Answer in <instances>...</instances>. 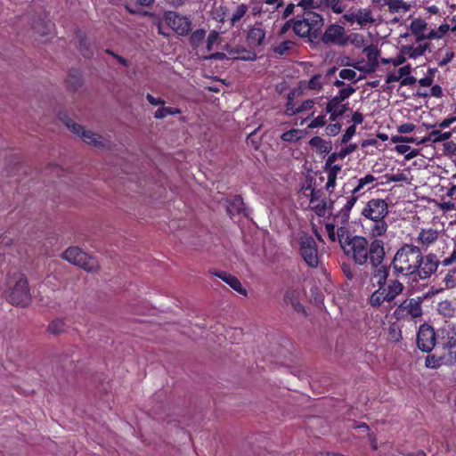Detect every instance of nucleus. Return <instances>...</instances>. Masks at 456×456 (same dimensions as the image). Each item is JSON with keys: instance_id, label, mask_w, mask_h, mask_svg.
Instances as JSON below:
<instances>
[{"instance_id": "1", "label": "nucleus", "mask_w": 456, "mask_h": 456, "mask_svg": "<svg viewBox=\"0 0 456 456\" xmlns=\"http://www.w3.org/2000/svg\"><path fill=\"white\" fill-rule=\"evenodd\" d=\"M439 261L433 254L423 255L419 248L405 243L399 248L392 260L391 266L396 275L414 276L419 280L428 279L434 274Z\"/></svg>"}, {"instance_id": "2", "label": "nucleus", "mask_w": 456, "mask_h": 456, "mask_svg": "<svg viewBox=\"0 0 456 456\" xmlns=\"http://www.w3.org/2000/svg\"><path fill=\"white\" fill-rule=\"evenodd\" d=\"M371 239L369 242L362 236L346 237L345 240H341V248L356 265H363L369 262L372 266H377L385 259V244L379 238Z\"/></svg>"}, {"instance_id": "3", "label": "nucleus", "mask_w": 456, "mask_h": 456, "mask_svg": "<svg viewBox=\"0 0 456 456\" xmlns=\"http://www.w3.org/2000/svg\"><path fill=\"white\" fill-rule=\"evenodd\" d=\"M388 213V204L383 199H371L365 204L361 214L368 222L366 230L370 238L386 236L388 229L386 217Z\"/></svg>"}, {"instance_id": "4", "label": "nucleus", "mask_w": 456, "mask_h": 456, "mask_svg": "<svg viewBox=\"0 0 456 456\" xmlns=\"http://www.w3.org/2000/svg\"><path fill=\"white\" fill-rule=\"evenodd\" d=\"M324 24L323 17L314 12H304L301 18L294 19V33L299 37L315 38Z\"/></svg>"}, {"instance_id": "5", "label": "nucleus", "mask_w": 456, "mask_h": 456, "mask_svg": "<svg viewBox=\"0 0 456 456\" xmlns=\"http://www.w3.org/2000/svg\"><path fill=\"white\" fill-rule=\"evenodd\" d=\"M291 245L297 248V251L304 262L312 268L319 265L317 245L314 239L305 232H297L291 241Z\"/></svg>"}, {"instance_id": "6", "label": "nucleus", "mask_w": 456, "mask_h": 456, "mask_svg": "<svg viewBox=\"0 0 456 456\" xmlns=\"http://www.w3.org/2000/svg\"><path fill=\"white\" fill-rule=\"evenodd\" d=\"M6 298L15 305L26 306L30 302V293L27 279L23 275L15 278L14 283L10 284Z\"/></svg>"}, {"instance_id": "7", "label": "nucleus", "mask_w": 456, "mask_h": 456, "mask_svg": "<svg viewBox=\"0 0 456 456\" xmlns=\"http://www.w3.org/2000/svg\"><path fill=\"white\" fill-rule=\"evenodd\" d=\"M421 297H411L403 300L394 311L396 320H417L423 315Z\"/></svg>"}, {"instance_id": "8", "label": "nucleus", "mask_w": 456, "mask_h": 456, "mask_svg": "<svg viewBox=\"0 0 456 456\" xmlns=\"http://www.w3.org/2000/svg\"><path fill=\"white\" fill-rule=\"evenodd\" d=\"M62 258L72 265H77L87 272H94L98 269V262L89 256L79 248L70 247L67 248L61 255Z\"/></svg>"}, {"instance_id": "9", "label": "nucleus", "mask_w": 456, "mask_h": 456, "mask_svg": "<svg viewBox=\"0 0 456 456\" xmlns=\"http://www.w3.org/2000/svg\"><path fill=\"white\" fill-rule=\"evenodd\" d=\"M63 122L72 133L79 136L86 143L97 148H105L109 145V142L102 135L75 123L70 118H67L66 119H63Z\"/></svg>"}, {"instance_id": "10", "label": "nucleus", "mask_w": 456, "mask_h": 456, "mask_svg": "<svg viewBox=\"0 0 456 456\" xmlns=\"http://www.w3.org/2000/svg\"><path fill=\"white\" fill-rule=\"evenodd\" d=\"M342 19L349 25L356 24L361 28H368L376 22L374 13L369 7L350 8L343 14Z\"/></svg>"}, {"instance_id": "11", "label": "nucleus", "mask_w": 456, "mask_h": 456, "mask_svg": "<svg viewBox=\"0 0 456 456\" xmlns=\"http://www.w3.org/2000/svg\"><path fill=\"white\" fill-rule=\"evenodd\" d=\"M164 17L167 24L179 36H186L191 29V22L186 16L169 11Z\"/></svg>"}, {"instance_id": "12", "label": "nucleus", "mask_w": 456, "mask_h": 456, "mask_svg": "<svg viewBox=\"0 0 456 456\" xmlns=\"http://www.w3.org/2000/svg\"><path fill=\"white\" fill-rule=\"evenodd\" d=\"M436 333L434 329L424 323L420 325L417 334L418 347L423 352H430L436 346Z\"/></svg>"}, {"instance_id": "13", "label": "nucleus", "mask_w": 456, "mask_h": 456, "mask_svg": "<svg viewBox=\"0 0 456 456\" xmlns=\"http://www.w3.org/2000/svg\"><path fill=\"white\" fill-rule=\"evenodd\" d=\"M440 237V232L433 228L420 229L414 238L415 246L419 247L420 251L427 250L436 243Z\"/></svg>"}, {"instance_id": "14", "label": "nucleus", "mask_w": 456, "mask_h": 456, "mask_svg": "<svg viewBox=\"0 0 456 456\" xmlns=\"http://www.w3.org/2000/svg\"><path fill=\"white\" fill-rule=\"evenodd\" d=\"M347 35L345 28L338 24H331L326 29L322 36L324 44L337 45L344 46L346 45Z\"/></svg>"}, {"instance_id": "15", "label": "nucleus", "mask_w": 456, "mask_h": 456, "mask_svg": "<svg viewBox=\"0 0 456 456\" xmlns=\"http://www.w3.org/2000/svg\"><path fill=\"white\" fill-rule=\"evenodd\" d=\"M411 66L410 64L402 66L396 72L388 73L386 78L387 83L399 82L402 86H412L417 79L411 76Z\"/></svg>"}, {"instance_id": "16", "label": "nucleus", "mask_w": 456, "mask_h": 456, "mask_svg": "<svg viewBox=\"0 0 456 456\" xmlns=\"http://www.w3.org/2000/svg\"><path fill=\"white\" fill-rule=\"evenodd\" d=\"M328 74H316L313 76L308 81H302L300 83V88L302 90H310L319 93L322 90L323 86L328 84Z\"/></svg>"}, {"instance_id": "17", "label": "nucleus", "mask_w": 456, "mask_h": 456, "mask_svg": "<svg viewBox=\"0 0 456 456\" xmlns=\"http://www.w3.org/2000/svg\"><path fill=\"white\" fill-rule=\"evenodd\" d=\"M387 297V302L390 303L401 295L404 289L403 284L396 279L389 280L385 285L380 287Z\"/></svg>"}, {"instance_id": "18", "label": "nucleus", "mask_w": 456, "mask_h": 456, "mask_svg": "<svg viewBox=\"0 0 456 456\" xmlns=\"http://www.w3.org/2000/svg\"><path fill=\"white\" fill-rule=\"evenodd\" d=\"M213 274L220 278L238 293L243 296H247V290L243 288L239 279L234 275L228 273L226 272H216L213 273Z\"/></svg>"}, {"instance_id": "19", "label": "nucleus", "mask_w": 456, "mask_h": 456, "mask_svg": "<svg viewBox=\"0 0 456 456\" xmlns=\"http://www.w3.org/2000/svg\"><path fill=\"white\" fill-rule=\"evenodd\" d=\"M429 44L428 43H416V45H403V53L407 54L408 59H417L423 56L428 49Z\"/></svg>"}, {"instance_id": "20", "label": "nucleus", "mask_w": 456, "mask_h": 456, "mask_svg": "<svg viewBox=\"0 0 456 456\" xmlns=\"http://www.w3.org/2000/svg\"><path fill=\"white\" fill-rule=\"evenodd\" d=\"M265 38V30L260 26H253L247 36L248 43L252 47L260 46Z\"/></svg>"}, {"instance_id": "21", "label": "nucleus", "mask_w": 456, "mask_h": 456, "mask_svg": "<svg viewBox=\"0 0 456 456\" xmlns=\"http://www.w3.org/2000/svg\"><path fill=\"white\" fill-rule=\"evenodd\" d=\"M354 92L355 89L354 87L347 86L346 88L341 89L327 104L346 110V105L342 104V102L349 98Z\"/></svg>"}, {"instance_id": "22", "label": "nucleus", "mask_w": 456, "mask_h": 456, "mask_svg": "<svg viewBox=\"0 0 456 456\" xmlns=\"http://www.w3.org/2000/svg\"><path fill=\"white\" fill-rule=\"evenodd\" d=\"M363 52L365 53L368 59V62L364 65L363 69H365L368 73L375 71L378 67L379 55L377 47L373 45H370L364 47Z\"/></svg>"}, {"instance_id": "23", "label": "nucleus", "mask_w": 456, "mask_h": 456, "mask_svg": "<svg viewBox=\"0 0 456 456\" xmlns=\"http://www.w3.org/2000/svg\"><path fill=\"white\" fill-rule=\"evenodd\" d=\"M342 169L341 165L324 166V172L327 174L326 189L332 191L336 186L338 175Z\"/></svg>"}, {"instance_id": "24", "label": "nucleus", "mask_w": 456, "mask_h": 456, "mask_svg": "<svg viewBox=\"0 0 456 456\" xmlns=\"http://www.w3.org/2000/svg\"><path fill=\"white\" fill-rule=\"evenodd\" d=\"M309 145L319 154H327L332 150L331 142L326 141L320 136L311 138Z\"/></svg>"}, {"instance_id": "25", "label": "nucleus", "mask_w": 456, "mask_h": 456, "mask_svg": "<svg viewBox=\"0 0 456 456\" xmlns=\"http://www.w3.org/2000/svg\"><path fill=\"white\" fill-rule=\"evenodd\" d=\"M375 181L376 177L370 174L360 178L357 185L353 189L354 193H358L359 195L365 193V191L374 187L373 183Z\"/></svg>"}, {"instance_id": "26", "label": "nucleus", "mask_w": 456, "mask_h": 456, "mask_svg": "<svg viewBox=\"0 0 456 456\" xmlns=\"http://www.w3.org/2000/svg\"><path fill=\"white\" fill-rule=\"evenodd\" d=\"M427 22L421 19H415L410 24V30L412 35L416 36V43L422 41L425 37L423 34L424 30L427 28Z\"/></svg>"}, {"instance_id": "27", "label": "nucleus", "mask_w": 456, "mask_h": 456, "mask_svg": "<svg viewBox=\"0 0 456 456\" xmlns=\"http://www.w3.org/2000/svg\"><path fill=\"white\" fill-rule=\"evenodd\" d=\"M359 196L360 195L358 193H354V191L352 190L351 194L349 196L341 199V213L343 215V217L348 218L349 213L353 207L357 202Z\"/></svg>"}, {"instance_id": "28", "label": "nucleus", "mask_w": 456, "mask_h": 456, "mask_svg": "<svg viewBox=\"0 0 456 456\" xmlns=\"http://www.w3.org/2000/svg\"><path fill=\"white\" fill-rule=\"evenodd\" d=\"M243 209L244 203L241 197L235 196L231 200L227 201L226 210L231 216L240 214Z\"/></svg>"}, {"instance_id": "29", "label": "nucleus", "mask_w": 456, "mask_h": 456, "mask_svg": "<svg viewBox=\"0 0 456 456\" xmlns=\"http://www.w3.org/2000/svg\"><path fill=\"white\" fill-rule=\"evenodd\" d=\"M451 136H452L451 132L442 133L439 130H433L429 133L428 137L421 140V142H431L433 143H437V142L447 141L448 139L451 138Z\"/></svg>"}, {"instance_id": "30", "label": "nucleus", "mask_w": 456, "mask_h": 456, "mask_svg": "<svg viewBox=\"0 0 456 456\" xmlns=\"http://www.w3.org/2000/svg\"><path fill=\"white\" fill-rule=\"evenodd\" d=\"M386 5L390 12H406L411 9V4L403 0H386Z\"/></svg>"}, {"instance_id": "31", "label": "nucleus", "mask_w": 456, "mask_h": 456, "mask_svg": "<svg viewBox=\"0 0 456 456\" xmlns=\"http://www.w3.org/2000/svg\"><path fill=\"white\" fill-rule=\"evenodd\" d=\"M374 267L372 274L373 279L376 281L378 287H382L387 282L388 277V271L386 266L381 264Z\"/></svg>"}, {"instance_id": "32", "label": "nucleus", "mask_w": 456, "mask_h": 456, "mask_svg": "<svg viewBox=\"0 0 456 456\" xmlns=\"http://www.w3.org/2000/svg\"><path fill=\"white\" fill-rule=\"evenodd\" d=\"M436 310L439 314L446 318H451L455 314V307L453 306L452 302L450 300H443L439 302L437 304Z\"/></svg>"}, {"instance_id": "33", "label": "nucleus", "mask_w": 456, "mask_h": 456, "mask_svg": "<svg viewBox=\"0 0 456 456\" xmlns=\"http://www.w3.org/2000/svg\"><path fill=\"white\" fill-rule=\"evenodd\" d=\"M384 302H387V297L384 295V291L379 287L375 291L372 292L369 298V303L373 307L380 306Z\"/></svg>"}, {"instance_id": "34", "label": "nucleus", "mask_w": 456, "mask_h": 456, "mask_svg": "<svg viewBox=\"0 0 456 456\" xmlns=\"http://www.w3.org/2000/svg\"><path fill=\"white\" fill-rule=\"evenodd\" d=\"M248 8L245 4H239L232 14L230 22L232 26H234L239 22L248 12Z\"/></svg>"}, {"instance_id": "35", "label": "nucleus", "mask_w": 456, "mask_h": 456, "mask_svg": "<svg viewBox=\"0 0 456 456\" xmlns=\"http://www.w3.org/2000/svg\"><path fill=\"white\" fill-rule=\"evenodd\" d=\"M303 134L304 133L302 130L293 128L284 132L281 135V138L285 142H295L300 140L303 137Z\"/></svg>"}, {"instance_id": "36", "label": "nucleus", "mask_w": 456, "mask_h": 456, "mask_svg": "<svg viewBox=\"0 0 456 456\" xmlns=\"http://www.w3.org/2000/svg\"><path fill=\"white\" fill-rule=\"evenodd\" d=\"M230 54L232 55V58L234 59H240L244 61H254L256 58V54L255 53L248 52L245 49L242 50H231L228 51Z\"/></svg>"}, {"instance_id": "37", "label": "nucleus", "mask_w": 456, "mask_h": 456, "mask_svg": "<svg viewBox=\"0 0 456 456\" xmlns=\"http://www.w3.org/2000/svg\"><path fill=\"white\" fill-rule=\"evenodd\" d=\"M181 113V110L177 108H174V107H164V105L160 108H159L155 112H154V118H157V119H161V118H166L167 116H169V115H177V114H180Z\"/></svg>"}, {"instance_id": "38", "label": "nucleus", "mask_w": 456, "mask_h": 456, "mask_svg": "<svg viewBox=\"0 0 456 456\" xmlns=\"http://www.w3.org/2000/svg\"><path fill=\"white\" fill-rule=\"evenodd\" d=\"M66 330V323L62 319H55L48 325V331L53 335H59Z\"/></svg>"}, {"instance_id": "39", "label": "nucleus", "mask_w": 456, "mask_h": 456, "mask_svg": "<svg viewBox=\"0 0 456 456\" xmlns=\"http://www.w3.org/2000/svg\"><path fill=\"white\" fill-rule=\"evenodd\" d=\"M322 4L332 10L334 13L340 14L345 12L341 0H321Z\"/></svg>"}, {"instance_id": "40", "label": "nucleus", "mask_w": 456, "mask_h": 456, "mask_svg": "<svg viewBox=\"0 0 456 456\" xmlns=\"http://www.w3.org/2000/svg\"><path fill=\"white\" fill-rule=\"evenodd\" d=\"M351 44L356 48H361L365 45L364 37L359 33H353L347 36L346 45Z\"/></svg>"}, {"instance_id": "41", "label": "nucleus", "mask_w": 456, "mask_h": 456, "mask_svg": "<svg viewBox=\"0 0 456 456\" xmlns=\"http://www.w3.org/2000/svg\"><path fill=\"white\" fill-rule=\"evenodd\" d=\"M297 5L301 8L304 12L313 11L320 7L319 3L316 0H295Z\"/></svg>"}, {"instance_id": "42", "label": "nucleus", "mask_w": 456, "mask_h": 456, "mask_svg": "<svg viewBox=\"0 0 456 456\" xmlns=\"http://www.w3.org/2000/svg\"><path fill=\"white\" fill-rule=\"evenodd\" d=\"M444 282L447 289L456 288V268L448 271L444 278Z\"/></svg>"}, {"instance_id": "43", "label": "nucleus", "mask_w": 456, "mask_h": 456, "mask_svg": "<svg viewBox=\"0 0 456 456\" xmlns=\"http://www.w3.org/2000/svg\"><path fill=\"white\" fill-rule=\"evenodd\" d=\"M205 37H206L205 29H202V28L197 29L191 34V36L190 37V42L192 45L198 46L203 41Z\"/></svg>"}, {"instance_id": "44", "label": "nucleus", "mask_w": 456, "mask_h": 456, "mask_svg": "<svg viewBox=\"0 0 456 456\" xmlns=\"http://www.w3.org/2000/svg\"><path fill=\"white\" fill-rule=\"evenodd\" d=\"M293 45V42L289 40L282 41L274 47V52L280 55L285 54Z\"/></svg>"}, {"instance_id": "45", "label": "nucleus", "mask_w": 456, "mask_h": 456, "mask_svg": "<svg viewBox=\"0 0 456 456\" xmlns=\"http://www.w3.org/2000/svg\"><path fill=\"white\" fill-rule=\"evenodd\" d=\"M326 123V116L319 115L311 120V122L307 125V127L311 129L323 127Z\"/></svg>"}, {"instance_id": "46", "label": "nucleus", "mask_w": 456, "mask_h": 456, "mask_svg": "<svg viewBox=\"0 0 456 456\" xmlns=\"http://www.w3.org/2000/svg\"><path fill=\"white\" fill-rule=\"evenodd\" d=\"M326 110L330 113V119L331 121H336L338 118L341 117L346 112L345 110H340L329 104L326 105Z\"/></svg>"}, {"instance_id": "47", "label": "nucleus", "mask_w": 456, "mask_h": 456, "mask_svg": "<svg viewBox=\"0 0 456 456\" xmlns=\"http://www.w3.org/2000/svg\"><path fill=\"white\" fill-rule=\"evenodd\" d=\"M442 364V358L435 355H428L425 361V365L428 368L436 369Z\"/></svg>"}, {"instance_id": "48", "label": "nucleus", "mask_w": 456, "mask_h": 456, "mask_svg": "<svg viewBox=\"0 0 456 456\" xmlns=\"http://www.w3.org/2000/svg\"><path fill=\"white\" fill-rule=\"evenodd\" d=\"M227 8L224 6L220 5L216 7L212 12L213 18L220 22H223L224 20Z\"/></svg>"}, {"instance_id": "49", "label": "nucleus", "mask_w": 456, "mask_h": 456, "mask_svg": "<svg viewBox=\"0 0 456 456\" xmlns=\"http://www.w3.org/2000/svg\"><path fill=\"white\" fill-rule=\"evenodd\" d=\"M355 132H356V126L354 125L348 126L346 128V132L344 133V134L342 135L341 143L346 144L352 139V137L355 134Z\"/></svg>"}, {"instance_id": "50", "label": "nucleus", "mask_w": 456, "mask_h": 456, "mask_svg": "<svg viewBox=\"0 0 456 456\" xmlns=\"http://www.w3.org/2000/svg\"><path fill=\"white\" fill-rule=\"evenodd\" d=\"M407 59V54L403 53V45H401L399 49V53L393 58V66L399 67L404 64Z\"/></svg>"}, {"instance_id": "51", "label": "nucleus", "mask_w": 456, "mask_h": 456, "mask_svg": "<svg viewBox=\"0 0 456 456\" xmlns=\"http://www.w3.org/2000/svg\"><path fill=\"white\" fill-rule=\"evenodd\" d=\"M356 149H357V144H355V143H350V144L346 145V147L342 148L338 151V155H340V159H344L347 155L355 151Z\"/></svg>"}, {"instance_id": "52", "label": "nucleus", "mask_w": 456, "mask_h": 456, "mask_svg": "<svg viewBox=\"0 0 456 456\" xmlns=\"http://www.w3.org/2000/svg\"><path fill=\"white\" fill-rule=\"evenodd\" d=\"M297 113V107L293 103V97L289 94L288 102L286 103L285 114L288 116H293Z\"/></svg>"}, {"instance_id": "53", "label": "nucleus", "mask_w": 456, "mask_h": 456, "mask_svg": "<svg viewBox=\"0 0 456 456\" xmlns=\"http://www.w3.org/2000/svg\"><path fill=\"white\" fill-rule=\"evenodd\" d=\"M341 130V125L339 123L330 124L326 126V134L329 136L337 135Z\"/></svg>"}, {"instance_id": "54", "label": "nucleus", "mask_w": 456, "mask_h": 456, "mask_svg": "<svg viewBox=\"0 0 456 456\" xmlns=\"http://www.w3.org/2000/svg\"><path fill=\"white\" fill-rule=\"evenodd\" d=\"M339 77L342 79L354 80L356 77V72L354 69H343L339 71Z\"/></svg>"}, {"instance_id": "55", "label": "nucleus", "mask_w": 456, "mask_h": 456, "mask_svg": "<svg viewBox=\"0 0 456 456\" xmlns=\"http://www.w3.org/2000/svg\"><path fill=\"white\" fill-rule=\"evenodd\" d=\"M219 39V34L216 30H213L209 33L207 40V49L208 51L212 50L213 45L217 42Z\"/></svg>"}, {"instance_id": "56", "label": "nucleus", "mask_w": 456, "mask_h": 456, "mask_svg": "<svg viewBox=\"0 0 456 456\" xmlns=\"http://www.w3.org/2000/svg\"><path fill=\"white\" fill-rule=\"evenodd\" d=\"M415 125L412 123H404L397 127V131L400 134H409L415 130Z\"/></svg>"}, {"instance_id": "57", "label": "nucleus", "mask_w": 456, "mask_h": 456, "mask_svg": "<svg viewBox=\"0 0 456 456\" xmlns=\"http://www.w3.org/2000/svg\"><path fill=\"white\" fill-rule=\"evenodd\" d=\"M325 229H326V232L329 235V238L332 240V241H336L338 240V236H337V233H336V226L332 224H327L325 225Z\"/></svg>"}, {"instance_id": "58", "label": "nucleus", "mask_w": 456, "mask_h": 456, "mask_svg": "<svg viewBox=\"0 0 456 456\" xmlns=\"http://www.w3.org/2000/svg\"><path fill=\"white\" fill-rule=\"evenodd\" d=\"M314 105V102L313 100H305L299 106L297 107V113L308 110L312 109Z\"/></svg>"}, {"instance_id": "59", "label": "nucleus", "mask_w": 456, "mask_h": 456, "mask_svg": "<svg viewBox=\"0 0 456 456\" xmlns=\"http://www.w3.org/2000/svg\"><path fill=\"white\" fill-rule=\"evenodd\" d=\"M297 7H298V5H297V3L296 4H293V3L289 4L283 11L282 18L287 19L290 15L294 14L295 9Z\"/></svg>"}, {"instance_id": "60", "label": "nucleus", "mask_w": 456, "mask_h": 456, "mask_svg": "<svg viewBox=\"0 0 456 456\" xmlns=\"http://www.w3.org/2000/svg\"><path fill=\"white\" fill-rule=\"evenodd\" d=\"M456 262V248L452 250L450 256L444 257L442 261L444 266H448Z\"/></svg>"}, {"instance_id": "61", "label": "nucleus", "mask_w": 456, "mask_h": 456, "mask_svg": "<svg viewBox=\"0 0 456 456\" xmlns=\"http://www.w3.org/2000/svg\"><path fill=\"white\" fill-rule=\"evenodd\" d=\"M336 233L338 236V241L339 242L340 245H341V240H345L346 239V237H349L347 234L346 229L342 226L336 227Z\"/></svg>"}, {"instance_id": "62", "label": "nucleus", "mask_w": 456, "mask_h": 456, "mask_svg": "<svg viewBox=\"0 0 456 456\" xmlns=\"http://www.w3.org/2000/svg\"><path fill=\"white\" fill-rule=\"evenodd\" d=\"M292 28V29L294 30V19H290L289 20H287L283 25L282 27L280 29V32L279 34L281 36H283L285 35L290 28Z\"/></svg>"}, {"instance_id": "63", "label": "nucleus", "mask_w": 456, "mask_h": 456, "mask_svg": "<svg viewBox=\"0 0 456 456\" xmlns=\"http://www.w3.org/2000/svg\"><path fill=\"white\" fill-rule=\"evenodd\" d=\"M267 5L273 6V11H277L284 5L283 0H264Z\"/></svg>"}, {"instance_id": "64", "label": "nucleus", "mask_w": 456, "mask_h": 456, "mask_svg": "<svg viewBox=\"0 0 456 456\" xmlns=\"http://www.w3.org/2000/svg\"><path fill=\"white\" fill-rule=\"evenodd\" d=\"M146 99L151 105L163 106L165 104L164 100H162L161 98H156V97L152 96L151 94H146Z\"/></svg>"}]
</instances>
